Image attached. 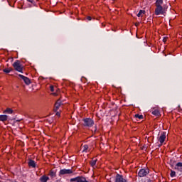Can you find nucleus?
Instances as JSON below:
<instances>
[{"label":"nucleus","mask_w":182,"mask_h":182,"mask_svg":"<svg viewBox=\"0 0 182 182\" xmlns=\"http://www.w3.org/2000/svg\"><path fill=\"white\" fill-rule=\"evenodd\" d=\"M166 14V9L163 8L162 6H156L155 15H164Z\"/></svg>","instance_id":"obj_1"},{"label":"nucleus","mask_w":182,"mask_h":182,"mask_svg":"<svg viewBox=\"0 0 182 182\" xmlns=\"http://www.w3.org/2000/svg\"><path fill=\"white\" fill-rule=\"evenodd\" d=\"M13 68H14L15 70L17 72H21L22 73L23 67L19 60H16L13 63Z\"/></svg>","instance_id":"obj_2"},{"label":"nucleus","mask_w":182,"mask_h":182,"mask_svg":"<svg viewBox=\"0 0 182 182\" xmlns=\"http://www.w3.org/2000/svg\"><path fill=\"white\" fill-rule=\"evenodd\" d=\"M83 122L84 126H85L86 127H92V126L95 124V122H93V120L90 118L84 119Z\"/></svg>","instance_id":"obj_3"},{"label":"nucleus","mask_w":182,"mask_h":182,"mask_svg":"<svg viewBox=\"0 0 182 182\" xmlns=\"http://www.w3.org/2000/svg\"><path fill=\"white\" fill-rule=\"evenodd\" d=\"M149 173H150V171L149 169H140L139 173H138V176L139 177H146V176H147V174H149Z\"/></svg>","instance_id":"obj_4"},{"label":"nucleus","mask_w":182,"mask_h":182,"mask_svg":"<svg viewBox=\"0 0 182 182\" xmlns=\"http://www.w3.org/2000/svg\"><path fill=\"white\" fill-rule=\"evenodd\" d=\"M73 171L72 169H61L59 172L60 176H63L65 174H72Z\"/></svg>","instance_id":"obj_5"},{"label":"nucleus","mask_w":182,"mask_h":182,"mask_svg":"<svg viewBox=\"0 0 182 182\" xmlns=\"http://www.w3.org/2000/svg\"><path fill=\"white\" fill-rule=\"evenodd\" d=\"M115 182H127V180L126 178H124L122 175L117 174L115 177Z\"/></svg>","instance_id":"obj_6"},{"label":"nucleus","mask_w":182,"mask_h":182,"mask_svg":"<svg viewBox=\"0 0 182 182\" xmlns=\"http://www.w3.org/2000/svg\"><path fill=\"white\" fill-rule=\"evenodd\" d=\"M61 105H63V104H62V101H60V99L58 100L55 104L54 112H58V110H59V107H60Z\"/></svg>","instance_id":"obj_7"},{"label":"nucleus","mask_w":182,"mask_h":182,"mask_svg":"<svg viewBox=\"0 0 182 182\" xmlns=\"http://www.w3.org/2000/svg\"><path fill=\"white\" fill-rule=\"evenodd\" d=\"M18 76H19V77H21V79L23 80V82L26 83V85H31V80H29V78H28V77H25L21 74H19Z\"/></svg>","instance_id":"obj_8"},{"label":"nucleus","mask_w":182,"mask_h":182,"mask_svg":"<svg viewBox=\"0 0 182 182\" xmlns=\"http://www.w3.org/2000/svg\"><path fill=\"white\" fill-rule=\"evenodd\" d=\"M175 170H177V171H179L180 173H182V163L178 162L175 166Z\"/></svg>","instance_id":"obj_9"},{"label":"nucleus","mask_w":182,"mask_h":182,"mask_svg":"<svg viewBox=\"0 0 182 182\" xmlns=\"http://www.w3.org/2000/svg\"><path fill=\"white\" fill-rule=\"evenodd\" d=\"M165 140H166V132H162L159 137V142L161 143V144H162V143H164Z\"/></svg>","instance_id":"obj_10"},{"label":"nucleus","mask_w":182,"mask_h":182,"mask_svg":"<svg viewBox=\"0 0 182 182\" xmlns=\"http://www.w3.org/2000/svg\"><path fill=\"white\" fill-rule=\"evenodd\" d=\"M28 166L29 167H33V168H35L36 167V163H35V161L30 159L28 161Z\"/></svg>","instance_id":"obj_11"},{"label":"nucleus","mask_w":182,"mask_h":182,"mask_svg":"<svg viewBox=\"0 0 182 182\" xmlns=\"http://www.w3.org/2000/svg\"><path fill=\"white\" fill-rule=\"evenodd\" d=\"M48 180H49V177H48V176H46L45 175H43V176H41L40 178V181L41 182H47Z\"/></svg>","instance_id":"obj_12"},{"label":"nucleus","mask_w":182,"mask_h":182,"mask_svg":"<svg viewBox=\"0 0 182 182\" xmlns=\"http://www.w3.org/2000/svg\"><path fill=\"white\" fill-rule=\"evenodd\" d=\"M8 120L7 115H0V122H6Z\"/></svg>","instance_id":"obj_13"},{"label":"nucleus","mask_w":182,"mask_h":182,"mask_svg":"<svg viewBox=\"0 0 182 182\" xmlns=\"http://www.w3.org/2000/svg\"><path fill=\"white\" fill-rule=\"evenodd\" d=\"M163 0H156L155 2V6H162Z\"/></svg>","instance_id":"obj_14"},{"label":"nucleus","mask_w":182,"mask_h":182,"mask_svg":"<svg viewBox=\"0 0 182 182\" xmlns=\"http://www.w3.org/2000/svg\"><path fill=\"white\" fill-rule=\"evenodd\" d=\"M97 161V159H92V161H90V164L92 167H95L96 166V163Z\"/></svg>","instance_id":"obj_15"},{"label":"nucleus","mask_w":182,"mask_h":182,"mask_svg":"<svg viewBox=\"0 0 182 182\" xmlns=\"http://www.w3.org/2000/svg\"><path fill=\"white\" fill-rule=\"evenodd\" d=\"M82 153H87V150L89 149V146L88 145H82Z\"/></svg>","instance_id":"obj_16"},{"label":"nucleus","mask_w":182,"mask_h":182,"mask_svg":"<svg viewBox=\"0 0 182 182\" xmlns=\"http://www.w3.org/2000/svg\"><path fill=\"white\" fill-rule=\"evenodd\" d=\"M78 177V182H89L86 180V178L83 176H77Z\"/></svg>","instance_id":"obj_17"},{"label":"nucleus","mask_w":182,"mask_h":182,"mask_svg":"<svg viewBox=\"0 0 182 182\" xmlns=\"http://www.w3.org/2000/svg\"><path fill=\"white\" fill-rule=\"evenodd\" d=\"M4 113H8L9 114H12L14 113V110L11 108H7L6 110L4 111Z\"/></svg>","instance_id":"obj_18"},{"label":"nucleus","mask_w":182,"mask_h":182,"mask_svg":"<svg viewBox=\"0 0 182 182\" xmlns=\"http://www.w3.org/2000/svg\"><path fill=\"white\" fill-rule=\"evenodd\" d=\"M152 114H154V116H160V111H159V109H154L152 111Z\"/></svg>","instance_id":"obj_19"},{"label":"nucleus","mask_w":182,"mask_h":182,"mask_svg":"<svg viewBox=\"0 0 182 182\" xmlns=\"http://www.w3.org/2000/svg\"><path fill=\"white\" fill-rule=\"evenodd\" d=\"M144 14H146V11L140 10L139 12L137 14V16L140 18V16H142V15H144Z\"/></svg>","instance_id":"obj_20"},{"label":"nucleus","mask_w":182,"mask_h":182,"mask_svg":"<svg viewBox=\"0 0 182 182\" xmlns=\"http://www.w3.org/2000/svg\"><path fill=\"white\" fill-rule=\"evenodd\" d=\"M49 176L52 178L56 177V172L51 170L50 171Z\"/></svg>","instance_id":"obj_21"},{"label":"nucleus","mask_w":182,"mask_h":182,"mask_svg":"<svg viewBox=\"0 0 182 182\" xmlns=\"http://www.w3.org/2000/svg\"><path fill=\"white\" fill-rule=\"evenodd\" d=\"M70 182H79L78 177L73 178L70 179Z\"/></svg>","instance_id":"obj_22"},{"label":"nucleus","mask_w":182,"mask_h":182,"mask_svg":"<svg viewBox=\"0 0 182 182\" xmlns=\"http://www.w3.org/2000/svg\"><path fill=\"white\" fill-rule=\"evenodd\" d=\"M171 177H176V171L171 170Z\"/></svg>","instance_id":"obj_23"},{"label":"nucleus","mask_w":182,"mask_h":182,"mask_svg":"<svg viewBox=\"0 0 182 182\" xmlns=\"http://www.w3.org/2000/svg\"><path fill=\"white\" fill-rule=\"evenodd\" d=\"M135 117H136V119H143V115H140V114H135Z\"/></svg>","instance_id":"obj_24"},{"label":"nucleus","mask_w":182,"mask_h":182,"mask_svg":"<svg viewBox=\"0 0 182 182\" xmlns=\"http://www.w3.org/2000/svg\"><path fill=\"white\" fill-rule=\"evenodd\" d=\"M3 72H4L5 73H9L11 70H9V68H5L3 70Z\"/></svg>","instance_id":"obj_25"},{"label":"nucleus","mask_w":182,"mask_h":182,"mask_svg":"<svg viewBox=\"0 0 182 182\" xmlns=\"http://www.w3.org/2000/svg\"><path fill=\"white\" fill-rule=\"evenodd\" d=\"M50 90L52 92H55V88H54L53 85H51V86L50 87Z\"/></svg>","instance_id":"obj_26"},{"label":"nucleus","mask_w":182,"mask_h":182,"mask_svg":"<svg viewBox=\"0 0 182 182\" xmlns=\"http://www.w3.org/2000/svg\"><path fill=\"white\" fill-rule=\"evenodd\" d=\"M56 116H58V117H60V112H56Z\"/></svg>","instance_id":"obj_27"},{"label":"nucleus","mask_w":182,"mask_h":182,"mask_svg":"<svg viewBox=\"0 0 182 182\" xmlns=\"http://www.w3.org/2000/svg\"><path fill=\"white\" fill-rule=\"evenodd\" d=\"M87 21H92V17L87 16Z\"/></svg>","instance_id":"obj_28"},{"label":"nucleus","mask_w":182,"mask_h":182,"mask_svg":"<svg viewBox=\"0 0 182 182\" xmlns=\"http://www.w3.org/2000/svg\"><path fill=\"white\" fill-rule=\"evenodd\" d=\"M163 42H167V38L164 37V38H163Z\"/></svg>","instance_id":"obj_29"},{"label":"nucleus","mask_w":182,"mask_h":182,"mask_svg":"<svg viewBox=\"0 0 182 182\" xmlns=\"http://www.w3.org/2000/svg\"><path fill=\"white\" fill-rule=\"evenodd\" d=\"M28 2H31V4L33 3V0H27Z\"/></svg>","instance_id":"obj_30"},{"label":"nucleus","mask_w":182,"mask_h":182,"mask_svg":"<svg viewBox=\"0 0 182 182\" xmlns=\"http://www.w3.org/2000/svg\"><path fill=\"white\" fill-rule=\"evenodd\" d=\"M9 69L10 72H12L14 70V69H12V68H9Z\"/></svg>","instance_id":"obj_31"},{"label":"nucleus","mask_w":182,"mask_h":182,"mask_svg":"<svg viewBox=\"0 0 182 182\" xmlns=\"http://www.w3.org/2000/svg\"><path fill=\"white\" fill-rule=\"evenodd\" d=\"M96 130H97V129H96V128H95V129H94V132H96Z\"/></svg>","instance_id":"obj_32"},{"label":"nucleus","mask_w":182,"mask_h":182,"mask_svg":"<svg viewBox=\"0 0 182 182\" xmlns=\"http://www.w3.org/2000/svg\"><path fill=\"white\" fill-rule=\"evenodd\" d=\"M148 182H151V180H150V179H149V180H148Z\"/></svg>","instance_id":"obj_33"}]
</instances>
